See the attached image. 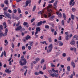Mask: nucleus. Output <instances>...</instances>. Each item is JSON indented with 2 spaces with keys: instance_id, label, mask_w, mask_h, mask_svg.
Segmentation results:
<instances>
[{
  "instance_id": "obj_1",
  "label": "nucleus",
  "mask_w": 78,
  "mask_h": 78,
  "mask_svg": "<svg viewBox=\"0 0 78 78\" xmlns=\"http://www.w3.org/2000/svg\"><path fill=\"white\" fill-rule=\"evenodd\" d=\"M27 62L26 61V59L24 58V56H21V59L20 60V66H23L25 65H26Z\"/></svg>"
},
{
  "instance_id": "obj_2",
  "label": "nucleus",
  "mask_w": 78,
  "mask_h": 78,
  "mask_svg": "<svg viewBox=\"0 0 78 78\" xmlns=\"http://www.w3.org/2000/svg\"><path fill=\"white\" fill-rule=\"evenodd\" d=\"M4 16L3 15H1V16L5 17V18H6V17H8V18H9L10 19H11V16H10V14H9V13H7V12L6 11H4Z\"/></svg>"
},
{
  "instance_id": "obj_3",
  "label": "nucleus",
  "mask_w": 78,
  "mask_h": 78,
  "mask_svg": "<svg viewBox=\"0 0 78 78\" xmlns=\"http://www.w3.org/2000/svg\"><path fill=\"white\" fill-rule=\"evenodd\" d=\"M8 28H6L5 30V33L3 34V35L4 37L6 36V35H7V34L8 33Z\"/></svg>"
},
{
  "instance_id": "obj_4",
  "label": "nucleus",
  "mask_w": 78,
  "mask_h": 78,
  "mask_svg": "<svg viewBox=\"0 0 78 78\" xmlns=\"http://www.w3.org/2000/svg\"><path fill=\"white\" fill-rule=\"evenodd\" d=\"M58 2V0H56L55 1V3H54V6L53 7L54 8H57V6H56V5H57V3Z\"/></svg>"
},
{
  "instance_id": "obj_5",
  "label": "nucleus",
  "mask_w": 78,
  "mask_h": 78,
  "mask_svg": "<svg viewBox=\"0 0 78 78\" xmlns=\"http://www.w3.org/2000/svg\"><path fill=\"white\" fill-rule=\"evenodd\" d=\"M31 1L30 0H28V1H27L26 2V6H27L28 5V4H30V3H31Z\"/></svg>"
},
{
  "instance_id": "obj_6",
  "label": "nucleus",
  "mask_w": 78,
  "mask_h": 78,
  "mask_svg": "<svg viewBox=\"0 0 78 78\" xmlns=\"http://www.w3.org/2000/svg\"><path fill=\"white\" fill-rule=\"evenodd\" d=\"M22 29V26H20L18 27H17L15 29L16 31H19L20 30Z\"/></svg>"
},
{
  "instance_id": "obj_7",
  "label": "nucleus",
  "mask_w": 78,
  "mask_h": 78,
  "mask_svg": "<svg viewBox=\"0 0 78 78\" xmlns=\"http://www.w3.org/2000/svg\"><path fill=\"white\" fill-rule=\"evenodd\" d=\"M56 14L58 16V17H59V18L62 17V14H61V13H59V12H57Z\"/></svg>"
},
{
  "instance_id": "obj_8",
  "label": "nucleus",
  "mask_w": 78,
  "mask_h": 78,
  "mask_svg": "<svg viewBox=\"0 0 78 78\" xmlns=\"http://www.w3.org/2000/svg\"><path fill=\"white\" fill-rule=\"evenodd\" d=\"M70 44L72 45H74V44H75V41L74 40L72 39V41L70 42Z\"/></svg>"
},
{
  "instance_id": "obj_9",
  "label": "nucleus",
  "mask_w": 78,
  "mask_h": 78,
  "mask_svg": "<svg viewBox=\"0 0 78 78\" xmlns=\"http://www.w3.org/2000/svg\"><path fill=\"white\" fill-rule=\"evenodd\" d=\"M5 72H6V73H10L11 72V71L9 70V69H7L5 70Z\"/></svg>"
},
{
  "instance_id": "obj_10",
  "label": "nucleus",
  "mask_w": 78,
  "mask_h": 78,
  "mask_svg": "<svg viewBox=\"0 0 78 78\" xmlns=\"http://www.w3.org/2000/svg\"><path fill=\"white\" fill-rule=\"evenodd\" d=\"M42 24V21H41L40 22H39L37 23V27H39L40 25H41Z\"/></svg>"
},
{
  "instance_id": "obj_11",
  "label": "nucleus",
  "mask_w": 78,
  "mask_h": 78,
  "mask_svg": "<svg viewBox=\"0 0 78 78\" xmlns=\"http://www.w3.org/2000/svg\"><path fill=\"white\" fill-rule=\"evenodd\" d=\"M48 48L51 49L52 50L53 49V44H50L48 46Z\"/></svg>"
},
{
  "instance_id": "obj_12",
  "label": "nucleus",
  "mask_w": 78,
  "mask_h": 78,
  "mask_svg": "<svg viewBox=\"0 0 78 78\" xmlns=\"http://www.w3.org/2000/svg\"><path fill=\"white\" fill-rule=\"evenodd\" d=\"M63 19H64L65 20H66L67 19V17L66 16V14L64 13H63Z\"/></svg>"
},
{
  "instance_id": "obj_13",
  "label": "nucleus",
  "mask_w": 78,
  "mask_h": 78,
  "mask_svg": "<svg viewBox=\"0 0 78 78\" xmlns=\"http://www.w3.org/2000/svg\"><path fill=\"white\" fill-rule=\"evenodd\" d=\"M55 15H52V16H51L50 17H49V19L50 20H52V19H53L55 18Z\"/></svg>"
},
{
  "instance_id": "obj_14",
  "label": "nucleus",
  "mask_w": 78,
  "mask_h": 78,
  "mask_svg": "<svg viewBox=\"0 0 78 78\" xmlns=\"http://www.w3.org/2000/svg\"><path fill=\"white\" fill-rule=\"evenodd\" d=\"M25 37L27 41H28L30 39H31V36H30V35H27Z\"/></svg>"
},
{
  "instance_id": "obj_15",
  "label": "nucleus",
  "mask_w": 78,
  "mask_h": 78,
  "mask_svg": "<svg viewBox=\"0 0 78 78\" xmlns=\"http://www.w3.org/2000/svg\"><path fill=\"white\" fill-rule=\"evenodd\" d=\"M71 65L73 66V68H75V64L73 62H71Z\"/></svg>"
},
{
  "instance_id": "obj_16",
  "label": "nucleus",
  "mask_w": 78,
  "mask_h": 78,
  "mask_svg": "<svg viewBox=\"0 0 78 78\" xmlns=\"http://www.w3.org/2000/svg\"><path fill=\"white\" fill-rule=\"evenodd\" d=\"M58 43H59V46H61L63 45V44L62 42V41H59L58 42Z\"/></svg>"
},
{
  "instance_id": "obj_17",
  "label": "nucleus",
  "mask_w": 78,
  "mask_h": 78,
  "mask_svg": "<svg viewBox=\"0 0 78 78\" xmlns=\"http://www.w3.org/2000/svg\"><path fill=\"white\" fill-rule=\"evenodd\" d=\"M3 27H4V28L5 29H6V27H7V26H6V22H4L3 23Z\"/></svg>"
},
{
  "instance_id": "obj_18",
  "label": "nucleus",
  "mask_w": 78,
  "mask_h": 78,
  "mask_svg": "<svg viewBox=\"0 0 78 78\" xmlns=\"http://www.w3.org/2000/svg\"><path fill=\"white\" fill-rule=\"evenodd\" d=\"M36 31L38 32H40L41 31V28L40 27H37L36 28Z\"/></svg>"
},
{
  "instance_id": "obj_19",
  "label": "nucleus",
  "mask_w": 78,
  "mask_h": 78,
  "mask_svg": "<svg viewBox=\"0 0 78 78\" xmlns=\"http://www.w3.org/2000/svg\"><path fill=\"white\" fill-rule=\"evenodd\" d=\"M5 43H6L4 44L5 46H7V45H8V42L7 41V40H5Z\"/></svg>"
},
{
  "instance_id": "obj_20",
  "label": "nucleus",
  "mask_w": 78,
  "mask_h": 78,
  "mask_svg": "<svg viewBox=\"0 0 78 78\" xmlns=\"http://www.w3.org/2000/svg\"><path fill=\"white\" fill-rule=\"evenodd\" d=\"M40 43H41V44H45V45L47 44V42H46L45 41H41Z\"/></svg>"
},
{
  "instance_id": "obj_21",
  "label": "nucleus",
  "mask_w": 78,
  "mask_h": 78,
  "mask_svg": "<svg viewBox=\"0 0 78 78\" xmlns=\"http://www.w3.org/2000/svg\"><path fill=\"white\" fill-rule=\"evenodd\" d=\"M52 50V49H50L49 48H48L47 50V53H50L51 51Z\"/></svg>"
},
{
  "instance_id": "obj_22",
  "label": "nucleus",
  "mask_w": 78,
  "mask_h": 78,
  "mask_svg": "<svg viewBox=\"0 0 78 78\" xmlns=\"http://www.w3.org/2000/svg\"><path fill=\"white\" fill-rule=\"evenodd\" d=\"M51 6H52V5L51 4H49L47 7L48 9H49L50 8H51Z\"/></svg>"
},
{
  "instance_id": "obj_23",
  "label": "nucleus",
  "mask_w": 78,
  "mask_h": 78,
  "mask_svg": "<svg viewBox=\"0 0 78 78\" xmlns=\"http://www.w3.org/2000/svg\"><path fill=\"white\" fill-rule=\"evenodd\" d=\"M4 3L5 4H6V5H8L9 4L8 1V0H5L4 1Z\"/></svg>"
},
{
  "instance_id": "obj_24",
  "label": "nucleus",
  "mask_w": 78,
  "mask_h": 78,
  "mask_svg": "<svg viewBox=\"0 0 78 78\" xmlns=\"http://www.w3.org/2000/svg\"><path fill=\"white\" fill-rule=\"evenodd\" d=\"M17 10L19 14H21V13H22V11H21V10L20 8H18L17 9Z\"/></svg>"
},
{
  "instance_id": "obj_25",
  "label": "nucleus",
  "mask_w": 78,
  "mask_h": 78,
  "mask_svg": "<svg viewBox=\"0 0 78 78\" xmlns=\"http://www.w3.org/2000/svg\"><path fill=\"white\" fill-rule=\"evenodd\" d=\"M69 37V35H66V41H68L69 39V38H68Z\"/></svg>"
},
{
  "instance_id": "obj_26",
  "label": "nucleus",
  "mask_w": 78,
  "mask_h": 78,
  "mask_svg": "<svg viewBox=\"0 0 78 78\" xmlns=\"http://www.w3.org/2000/svg\"><path fill=\"white\" fill-rule=\"evenodd\" d=\"M48 40L49 41V42L51 43L52 42V40H51V37H50L48 38Z\"/></svg>"
},
{
  "instance_id": "obj_27",
  "label": "nucleus",
  "mask_w": 78,
  "mask_h": 78,
  "mask_svg": "<svg viewBox=\"0 0 78 78\" xmlns=\"http://www.w3.org/2000/svg\"><path fill=\"white\" fill-rule=\"evenodd\" d=\"M76 9L74 7H73L72 9V11L73 12H75L76 11Z\"/></svg>"
},
{
  "instance_id": "obj_28",
  "label": "nucleus",
  "mask_w": 78,
  "mask_h": 78,
  "mask_svg": "<svg viewBox=\"0 0 78 78\" xmlns=\"http://www.w3.org/2000/svg\"><path fill=\"white\" fill-rule=\"evenodd\" d=\"M67 70L68 72H70V67L69 66H68L67 67Z\"/></svg>"
},
{
  "instance_id": "obj_29",
  "label": "nucleus",
  "mask_w": 78,
  "mask_h": 78,
  "mask_svg": "<svg viewBox=\"0 0 78 78\" xmlns=\"http://www.w3.org/2000/svg\"><path fill=\"white\" fill-rule=\"evenodd\" d=\"M44 62H45V60L44 59H43L41 60V64H43Z\"/></svg>"
},
{
  "instance_id": "obj_30",
  "label": "nucleus",
  "mask_w": 78,
  "mask_h": 78,
  "mask_svg": "<svg viewBox=\"0 0 78 78\" xmlns=\"http://www.w3.org/2000/svg\"><path fill=\"white\" fill-rule=\"evenodd\" d=\"M36 5H34L33 8L32 9V11L34 12L35 10H36Z\"/></svg>"
},
{
  "instance_id": "obj_31",
  "label": "nucleus",
  "mask_w": 78,
  "mask_h": 78,
  "mask_svg": "<svg viewBox=\"0 0 78 78\" xmlns=\"http://www.w3.org/2000/svg\"><path fill=\"white\" fill-rule=\"evenodd\" d=\"M38 73L39 74H41V75H43L44 74V72L41 70L39 71V72H38Z\"/></svg>"
},
{
  "instance_id": "obj_32",
  "label": "nucleus",
  "mask_w": 78,
  "mask_h": 78,
  "mask_svg": "<svg viewBox=\"0 0 78 78\" xmlns=\"http://www.w3.org/2000/svg\"><path fill=\"white\" fill-rule=\"evenodd\" d=\"M43 13H44L43 11H40L38 12V14H39L42 15Z\"/></svg>"
},
{
  "instance_id": "obj_33",
  "label": "nucleus",
  "mask_w": 78,
  "mask_h": 78,
  "mask_svg": "<svg viewBox=\"0 0 78 78\" xmlns=\"http://www.w3.org/2000/svg\"><path fill=\"white\" fill-rule=\"evenodd\" d=\"M3 32H0V38H2V37L3 36Z\"/></svg>"
},
{
  "instance_id": "obj_34",
  "label": "nucleus",
  "mask_w": 78,
  "mask_h": 78,
  "mask_svg": "<svg viewBox=\"0 0 78 78\" xmlns=\"http://www.w3.org/2000/svg\"><path fill=\"white\" fill-rule=\"evenodd\" d=\"M51 16V14L49 12L48 13V17H50Z\"/></svg>"
},
{
  "instance_id": "obj_35",
  "label": "nucleus",
  "mask_w": 78,
  "mask_h": 78,
  "mask_svg": "<svg viewBox=\"0 0 78 78\" xmlns=\"http://www.w3.org/2000/svg\"><path fill=\"white\" fill-rule=\"evenodd\" d=\"M55 77H56V78H57L59 76V74H56V73H55Z\"/></svg>"
},
{
  "instance_id": "obj_36",
  "label": "nucleus",
  "mask_w": 78,
  "mask_h": 78,
  "mask_svg": "<svg viewBox=\"0 0 78 78\" xmlns=\"http://www.w3.org/2000/svg\"><path fill=\"white\" fill-rule=\"evenodd\" d=\"M72 2H74V0H71V1L69 2V5H72Z\"/></svg>"
},
{
  "instance_id": "obj_37",
  "label": "nucleus",
  "mask_w": 78,
  "mask_h": 78,
  "mask_svg": "<svg viewBox=\"0 0 78 78\" xmlns=\"http://www.w3.org/2000/svg\"><path fill=\"white\" fill-rule=\"evenodd\" d=\"M51 66L52 67H55V65H54L52 63H51Z\"/></svg>"
},
{
  "instance_id": "obj_38",
  "label": "nucleus",
  "mask_w": 78,
  "mask_h": 78,
  "mask_svg": "<svg viewBox=\"0 0 78 78\" xmlns=\"http://www.w3.org/2000/svg\"><path fill=\"white\" fill-rule=\"evenodd\" d=\"M55 1V0H52L51 1H50L48 2L49 3H53V2H54V1Z\"/></svg>"
},
{
  "instance_id": "obj_39",
  "label": "nucleus",
  "mask_w": 78,
  "mask_h": 78,
  "mask_svg": "<svg viewBox=\"0 0 78 78\" xmlns=\"http://www.w3.org/2000/svg\"><path fill=\"white\" fill-rule=\"evenodd\" d=\"M3 55H4V52H2V54H1L0 57L2 58V57L3 56Z\"/></svg>"
},
{
  "instance_id": "obj_40",
  "label": "nucleus",
  "mask_w": 78,
  "mask_h": 78,
  "mask_svg": "<svg viewBox=\"0 0 78 78\" xmlns=\"http://www.w3.org/2000/svg\"><path fill=\"white\" fill-rule=\"evenodd\" d=\"M62 25L64 26V20H62Z\"/></svg>"
},
{
  "instance_id": "obj_41",
  "label": "nucleus",
  "mask_w": 78,
  "mask_h": 78,
  "mask_svg": "<svg viewBox=\"0 0 78 78\" xmlns=\"http://www.w3.org/2000/svg\"><path fill=\"white\" fill-rule=\"evenodd\" d=\"M27 24L28 23L25 22H24V23L23 24V25H24V26H26V25H27Z\"/></svg>"
},
{
  "instance_id": "obj_42",
  "label": "nucleus",
  "mask_w": 78,
  "mask_h": 78,
  "mask_svg": "<svg viewBox=\"0 0 78 78\" xmlns=\"http://www.w3.org/2000/svg\"><path fill=\"white\" fill-rule=\"evenodd\" d=\"M39 60H40V58H37L35 59V61L36 62H38Z\"/></svg>"
},
{
  "instance_id": "obj_43",
  "label": "nucleus",
  "mask_w": 78,
  "mask_h": 78,
  "mask_svg": "<svg viewBox=\"0 0 78 78\" xmlns=\"http://www.w3.org/2000/svg\"><path fill=\"white\" fill-rule=\"evenodd\" d=\"M55 73H53V74H51V73H50V75L52 76V77H54L55 76Z\"/></svg>"
},
{
  "instance_id": "obj_44",
  "label": "nucleus",
  "mask_w": 78,
  "mask_h": 78,
  "mask_svg": "<svg viewBox=\"0 0 78 78\" xmlns=\"http://www.w3.org/2000/svg\"><path fill=\"white\" fill-rule=\"evenodd\" d=\"M46 67H47V65H46V64L44 65V67H43V70H45V69H46Z\"/></svg>"
},
{
  "instance_id": "obj_45",
  "label": "nucleus",
  "mask_w": 78,
  "mask_h": 78,
  "mask_svg": "<svg viewBox=\"0 0 78 78\" xmlns=\"http://www.w3.org/2000/svg\"><path fill=\"white\" fill-rule=\"evenodd\" d=\"M45 28H47L48 29H49V28H50V26H48V25H46L45 26Z\"/></svg>"
},
{
  "instance_id": "obj_46",
  "label": "nucleus",
  "mask_w": 78,
  "mask_h": 78,
  "mask_svg": "<svg viewBox=\"0 0 78 78\" xmlns=\"http://www.w3.org/2000/svg\"><path fill=\"white\" fill-rule=\"evenodd\" d=\"M39 73H38L37 72H36L34 73V75H36L37 76H38V75H39Z\"/></svg>"
},
{
  "instance_id": "obj_47",
  "label": "nucleus",
  "mask_w": 78,
  "mask_h": 78,
  "mask_svg": "<svg viewBox=\"0 0 78 78\" xmlns=\"http://www.w3.org/2000/svg\"><path fill=\"white\" fill-rule=\"evenodd\" d=\"M47 11H48L49 12H52V10H51V9H48Z\"/></svg>"
},
{
  "instance_id": "obj_48",
  "label": "nucleus",
  "mask_w": 78,
  "mask_h": 78,
  "mask_svg": "<svg viewBox=\"0 0 78 78\" xmlns=\"http://www.w3.org/2000/svg\"><path fill=\"white\" fill-rule=\"evenodd\" d=\"M30 45V46H32L33 45V42H31L29 44Z\"/></svg>"
},
{
  "instance_id": "obj_49",
  "label": "nucleus",
  "mask_w": 78,
  "mask_h": 78,
  "mask_svg": "<svg viewBox=\"0 0 78 78\" xmlns=\"http://www.w3.org/2000/svg\"><path fill=\"white\" fill-rule=\"evenodd\" d=\"M62 56L63 57H66V53H64L62 55Z\"/></svg>"
},
{
  "instance_id": "obj_50",
  "label": "nucleus",
  "mask_w": 78,
  "mask_h": 78,
  "mask_svg": "<svg viewBox=\"0 0 78 78\" xmlns=\"http://www.w3.org/2000/svg\"><path fill=\"white\" fill-rule=\"evenodd\" d=\"M22 49L23 50H25V47L23 46L22 47Z\"/></svg>"
},
{
  "instance_id": "obj_51",
  "label": "nucleus",
  "mask_w": 78,
  "mask_h": 78,
  "mask_svg": "<svg viewBox=\"0 0 78 78\" xmlns=\"http://www.w3.org/2000/svg\"><path fill=\"white\" fill-rule=\"evenodd\" d=\"M70 57H69L68 58H67V61H70Z\"/></svg>"
},
{
  "instance_id": "obj_52",
  "label": "nucleus",
  "mask_w": 78,
  "mask_h": 78,
  "mask_svg": "<svg viewBox=\"0 0 78 78\" xmlns=\"http://www.w3.org/2000/svg\"><path fill=\"white\" fill-rule=\"evenodd\" d=\"M34 20H35V19H34V18H33L31 20V23H33V22H34Z\"/></svg>"
},
{
  "instance_id": "obj_53",
  "label": "nucleus",
  "mask_w": 78,
  "mask_h": 78,
  "mask_svg": "<svg viewBox=\"0 0 78 78\" xmlns=\"http://www.w3.org/2000/svg\"><path fill=\"white\" fill-rule=\"evenodd\" d=\"M0 28L1 30H3V26L2 25H0Z\"/></svg>"
},
{
  "instance_id": "obj_54",
  "label": "nucleus",
  "mask_w": 78,
  "mask_h": 78,
  "mask_svg": "<svg viewBox=\"0 0 78 78\" xmlns=\"http://www.w3.org/2000/svg\"><path fill=\"white\" fill-rule=\"evenodd\" d=\"M71 19L72 20H74V16L73 15H71Z\"/></svg>"
},
{
  "instance_id": "obj_55",
  "label": "nucleus",
  "mask_w": 78,
  "mask_h": 78,
  "mask_svg": "<svg viewBox=\"0 0 78 78\" xmlns=\"http://www.w3.org/2000/svg\"><path fill=\"white\" fill-rule=\"evenodd\" d=\"M35 39H37V38H38V37H39V35H35Z\"/></svg>"
},
{
  "instance_id": "obj_56",
  "label": "nucleus",
  "mask_w": 78,
  "mask_h": 78,
  "mask_svg": "<svg viewBox=\"0 0 78 78\" xmlns=\"http://www.w3.org/2000/svg\"><path fill=\"white\" fill-rule=\"evenodd\" d=\"M7 9H8V7H5L3 9V10L4 11H6V10H7Z\"/></svg>"
},
{
  "instance_id": "obj_57",
  "label": "nucleus",
  "mask_w": 78,
  "mask_h": 78,
  "mask_svg": "<svg viewBox=\"0 0 78 78\" xmlns=\"http://www.w3.org/2000/svg\"><path fill=\"white\" fill-rule=\"evenodd\" d=\"M19 24H20V21H18V23L16 24V27H18L19 25Z\"/></svg>"
},
{
  "instance_id": "obj_58",
  "label": "nucleus",
  "mask_w": 78,
  "mask_h": 78,
  "mask_svg": "<svg viewBox=\"0 0 78 78\" xmlns=\"http://www.w3.org/2000/svg\"><path fill=\"white\" fill-rule=\"evenodd\" d=\"M73 74H72L70 76L69 78H73Z\"/></svg>"
},
{
  "instance_id": "obj_59",
  "label": "nucleus",
  "mask_w": 78,
  "mask_h": 78,
  "mask_svg": "<svg viewBox=\"0 0 78 78\" xmlns=\"http://www.w3.org/2000/svg\"><path fill=\"white\" fill-rule=\"evenodd\" d=\"M43 16H44V17L45 18H47V15L45 14H44L43 15Z\"/></svg>"
},
{
  "instance_id": "obj_60",
  "label": "nucleus",
  "mask_w": 78,
  "mask_h": 78,
  "mask_svg": "<svg viewBox=\"0 0 78 78\" xmlns=\"http://www.w3.org/2000/svg\"><path fill=\"white\" fill-rule=\"evenodd\" d=\"M75 3V2H73L71 4L72 6H74Z\"/></svg>"
},
{
  "instance_id": "obj_61",
  "label": "nucleus",
  "mask_w": 78,
  "mask_h": 78,
  "mask_svg": "<svg viewBox=\"0 0 78 78\" xmlns=\"http://www.w3.org/2000/svg\"><path fill=\"white\" fill-rule=\"evenodd\" d=\"M12 47L13 48H14V44L13 43L12 44Z\"/></svg>"
},
{
  "instance_id": "obj_62",
  "label": "nucleus",
  "mask_w": 78,
  "mask_h": 78,
  "mask_svg": "<svg viewBox=\"0 0 78 78\" xmlns=\"http://www.w3.org/2000/svg\"><path fill=\"white\" fill-rule=\"evenodd\" d=\"M8 11L9 13H12V11L10 9H9Z\"/></svg>"
},
{
  "instance_id": "obj_63",
  "label": "nucleus",
  "mask_w": 78,
  "mask_h": 78,
  "mask_svg": "<svg viewBox=\"0 0 78 78\" xmlns=\"http://www.w3.org/2000/svg\"><path fill=\"white\" fill-rule=\"evenodd\" d=\"M31 47L30 46H29L28 47V50H31Z\"/></svg>"
},
{
  "instance_id": "obj_64",
  "label": "nucleus",
  "mask_w": 78,
  "mask_h": 78,
  "mask_svg": "<svg viewBox=\"0 0 78 78\" xmlns=\"http://www.w3.org/2000/svg\"><path fill=\"white\" fill-rule=\"evenodd\" d=\"M16 12H17V10L16 9L13 10V12H14V13H16Z\"/></svg>"
}]
</instances>
